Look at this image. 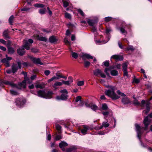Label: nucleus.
I'll list each match as a JSON object with an SVG mask.
<instances>
[{
  "label": "nucleus",
  "instance_id": "obj_20",
  "mask_svg": "<svg viewBox=\"0 0 152 152\" xmlns=\"http://www.w3.org/2000/svg\"><path fill=\"white\" fill-rule=\"evenodd\" d=\"M76 149V148L75 146H72L70 148L66 149V152H71L72 151H75Z\"/></svg>",
  "mask_w": 152,
  "mask_h": 152
},
{
  "label": "nucleus",
  "instance_id": "obj_14",
  "mask_svg": "<svg viewBox=\"0 0 152 152\" xmlns=\"http://www.w3.org/2000/svg\"><path fill=\"white\" fill-rule=\"evenodd\" d=\"M68 144L67 143L64 141H62L61 142L59 143V147L63 151H64L65 150L64 147L66 146Z\"/></svg>",
  "mask_w": 152,
  "mask_h": 152
},
{
  "label": "nucleus",
  "instance_id": "obj_42",
  "mask_svg": "<svg viewBox=\"0 0 152 152\" xmlns=\"http://www.w3.org/2000/svg\"><path fill=\"white\" fill-rule=\"evenodd\" d=\"M65 17L66 18L69 19H71V15L69 13L66 12L65 14Z\"/></svg>",
  "mask_w": 152,
  "mask_h": 152
},
{
  "label": "nucleus",
  "instance_id": "obj_3",
  "mask_svg": "<svg viewBox=\"0 0 152 152\" xmlns=\"http://www.w3.org/2000/svg\"><path fill=\"white\" fill-rule=\"evenodd\" d=\"M149 116L150 118H152V113H150L148 116L145 117L143 121V124H144L145 127L144 128L145 130L147 129L148 126L150 125L151 123V120L149 119L148 117Z\"/></svg>",
  "mask_w": 152,
  "mask_h": 152
},
{
  "label": "nucleus",
  "instance_id": "obj_56",
  "mask_svg": "<svg viewBox=\"0 0 152 152\" xmlns=\"http://www.w3.org/2000/svg\"><path fill=\"white\" fill-rule=\"evenodd\" d=\"M117 93L119 95H125L124 93L121 92L119 90L117 91Z\"/></svg>",
  "mask_w": 152,
  "mask_h": 152
},
{
  "label": "nucleus",
  "instance_id": "obj_41",
  "mask_svg": "<svg viewBox=\"0 0 152 152\" xmlns=\"http://www.w3.org/2000/svg\"><path fill=\"white\" fill-rule=\"evenodd\" d=\"M120 30L121 33L123 34H126V31L125 30L124 28L123 27H121L120 28Z\"/></svg>",
  "mask_w": 152,
  "mask_h": 152
},
{
  "label": "nucleus",
  "instance_id": "obj_63",
  "mask_svg": "<svg viewBox=\"0 0 152 152\" xmlns=\"http://www.w3.org/2000/svg\"><path fill=\"white\" fill-rule=\"evenodd\" d=\"M102 114L104 115H108L109 114V112L107 111L106 112H103L102 113Z\"/></svg>",
  "mask_w": 152,
  "mask_h": 152
},
{
  "label": "nucleus",
  "instance_id": "obj_4",
  "mask_svg": "<svg viewBox=\"0 0 152 152\" xmlns=\"http://www.w3.org/2000/svg\"><path fill=\"white\" fill-rule=\"evenodd\" d=\"M26 99L23 98L17 99L15 102L17 106L20 107H23L26 103Z\"/></svg>",
  "mask_w": 152,
  "mask_h": 152
},
{
  "label": "nucleus",
  "instance_id": "obj_37",
  "mask_svg": "<svg viewBox=\"0 0 152 152\" xmlns=\"http://www.w3.org/2000/svg\"><path fill=\"white\" fill-rule=\"evenodd\" d=\"M56 128L57 130L58 131L59 133L60 132L61 128V126L59 124H57L56 126Z\"/></svg>",
  "mask_w": 152,
  "mask_h": 152
},
{
  "label": "nucleus",
  "instance_id": "obj_61",
  "mask_svg": "<svg viewBox=\"0 0 152 152\" xmlns=\"http://www.w3.org/2000/svg\"><path fill=\"white\" fill-rule=\"evenodd\" d=\"M0 49L4 51H5L6 50V49L5 47L1 46H0Z\"/></svg>",
  "mask_w": 152,
  "mask_h": 152
},
{
  "label": "nucleus",
  "instance_id": "obj_26",
  "mask_svg": "<svg viewBox=\"0 0 152 152\" xmlns=\"http://www.w3.org/2000/svg\"><path fill=\"white\" fill-rule=\"evenodd\" d=\"M62 83L59 82H55L53 85V87L54 88H56L57 86H61L62 85Z\"/></svg>",
  "mask_w": 152,
  "mask_h": 152
},
{
  "label": "nucleus",
  "instance_id": "obj_57",
  "mask_svg": "<svg viewBox=\"0 0 152 152\" xmlns=\"http://www.w3.org/2000/svg\"><path fill=\"white\" fill-rule=\"evenodd\" d=\"M29 8H27V7H25L24 8L21 10V11H26L28 10H29Z\"/></svg>",
  "mask_w": 152,
  "mask_h": 152
},
{
  "label": "nucleus",
  "instance_id": "obj_59",
  "mask_svg": "<svg viewBox=\"0 0 152 152\" xmlns=\"http://www.w3.org/2000/svg\"><path fill=\"white\" fill-rule=\"evenodd\" d=\"M134 104L135 105H138L140 104L139 103L137 100L135 99L133 102Z\"/></svg>",
  "mask_w": 152,
  "mask_h": 152
},
{
  "label": "nucleus",
  "instance_id": "obj_23",
  "mask_svg": "<svg viewBox=\"0 0 152 152\" xmlns=\"http://www.w3.org/2000/svg\"><path fill=\"white\" fill-rule=\"evenodd\" d=\"M3 36L6 39H10V37L8 35V30H6L4 31L3 33Z\"/></svg>",
  "mask_w": 152,
  "mask_h": 152
},
{
  "label": "nucleus",
  "instance_id": "obj_2",
  "mask_svg": "<svg viewBox=\"0 0 152 152\" xmlns=\"http://www.w3.org/2000/svg\"><path fill=\"white\" fill-rule=\"evenodd\" d=\"M150 103L149 101L142 100L140 106L141 107H145V105L146 107V109L144 110L143 112V114H145L147 115L150 111Z\"/></svg>",
  "mask_w": 152,
  "mask_h": 152
},
{
  "label": "nucleus",
  "instance_id": "obj_35",
  "mask_svg": "<svg viewBox=\"0 0 152 152\" xmlns=\"http://www.w3.org/2000/svg\"><path fill=\"white\" fill-rule=\"evenodd\" d=\"M34 6L37 7L43 8L44 7V5L41 4H35Z\"/></svg>",
  "mask_w": 152,
  "mask_h": 152
},
{
  "label": "nucleus",
  "instance_id": "obj_43",
  "mask_svg": "<svg viewBox=\"0 0 152 152\" xmlns=\"http://www.w3.org/2000/svg\"><path fill=\"white\" fill-rule=\"evenodd\" d=\"M112 19V18L110 17H106L104 18V20L106 22H108L110 21Z\"/></svg>",
  "mask_w": 152,
  "mask_h": 152
},
{
  "label": "nucleus",
  "instance_id": "obj_50",
  "mask_svg": "<svg viewBox=\"0 0 152 152\" xmlns=\"http://www.w3.org/2000/svg\"><path fill=\"white\" fill-rule=\"evenodd\" d=\"M77 11L82 16H84L85 14L80 9H78L77 10Z\"/></svg>",
  "mask_w": 152,
  "mask_h": 152
},
{
  "label": "nucleus",
  "instance_id": "obj_25",
  "mask_svg": "<svg viewBox=\"0 0 152 152\" xmlns=\"http://www.w3.org/2000/svg\"><path fill=\"white\" fill-rule=\"evenodd\" d=\"M59 79L60 78L58 77H57V76H53L51 78L48 80V83H50L51 81H53L54 80H59Z\"/></svg>",
  "mask_w": 152,
  "mask_h": 152
},
{
  "label": "nucleus",
  "instance_id": "obj_28",
  "mask_svg": "<svg viewBox=\"0 0 152 152\" xmlns=\"http://www.w3.org/2000/svg\"><path fill=\"white\" fill-rule=\"evenodd\" d=\"M111 98L113 100H115L117 99L120 97L118 96H107Z\"/></svg>",
  "mask_w": 152,
  "mask_h": 152
},
{
  "label": "nucleus",
  "instance_id": "obj_49",
  "mask_svg": "<svg viewBox=\"0 0 152 152\" xmlns=\"http://www.w3.org/2000/svg\"><path fill=\"white\" fill-rule=\"evenodd\" d=\"M11 94L13 95H16L18 94L17 92L16 91H15L14 90H11L10 91Z\"/></svg>",
  "mask_w": 152,
  "mask_h": 152
},
{
  "label": "nucleus",
  "instance_id": "obj_33",
  "mask_svg": "<svg viewBox=\"0 0 152 152\" xmlns=\"http://www.w3.org/2000/svg\"><path fill=\"white\" fill-rule=\"evenodd\" d=\"M102 108L103 110H106L108 108V107L107 104L104 103L102 104Z\"/></svg>",
  "mask_w": 152,
  "mask_h": 152
},
{
  "label": "nucleus",
  "instance_id": "obj_27",
  "mask_svg": "<svg viewBox=\"0 0 152 152\" xmlns=\"http://www.w3.org/2000/svg\"><path fill=\"white\" fill-rule=\"evenodd\" d=\"M134 49L132 46H129L127 48H125L124 50L125 51L131 50L132 51L134 50Z\"/></svg>",
  "mask_w": 152,
  "mask_h": 152
},
{
  "label": "nucleus",
  "instance_id": "obj_13",
  "mask_svg": "<svg viewBox=\"0 0 152 152\" xmlns=\"http://www.w3.org/2000/svg\"><path fill=\"white\" fill-rule=\"evenodd\" d=\"M0 83L2 84H4L7 85H10L12 87L15 86V84L12 82H10L6 80H0Z\"/></svg>",
  "mask_w": 152,
  "mask_h": 152
},
{
  "label": "nucleus",
  "instance_id": "obj_22",
  "mask_svg": "<svg viewBox=\"0 0 152 152\" xmlns=\"http://www.w3.org/2000/svg\"><path fill=\"white\" fill-rule=\"evenodd\" d=\"M61 81L62 82L63 84H64V85H69L70 83H72L73 81V80H72L71 79V80H69L66 81H64L63 80H61Z\"/></svg>",
  "mask_w": 152,
  "mask_h": 152
},
{
  "label": "nucleus",
  "instance_id": "obj_64",
  "mask_svg": "<svg viewBox=\"0 0 152 152\" xmlns=\"http://www.w3.org/2000/svg\"><path fill=\"white\" fill-rule=\"evenodd\" d=\"M118 45L120 48L121 49L123 48V46L119 41L118 42Z\"/></svg>",
  "mask_w": 152,
  "mask_h": 152
},
{
  "label": "nucleus",
  "instance_id": "obj_8",
  "mask_svg": "<svg viewBox=\"0 0 152 152\" xmlns=\"http://www.w3.org/2000/svg\"><path fill=\"white\" fill-rule=\"evenodd\" d=\"M106 86L107 87H109L110 89L105 91V93L106 95H115L114 91L115 88L114 87L109 86Z\"/></svg>",
  "mask_w": 152,
  "mask_h": 152
},
{
  "label": "nucleus",
  "instance_id": "obj_30",
  "mask_svg": "<svg viewBox=\"0 0 152 152\" xmlns=\"http://www.w3.org/2000/svg\"><path fill=\"white\" fill-rule=\"evenodd\" d=\"M77 85L79 86H83L84 84V81H79L77 83Z\"/></svg>",
  "mask_w": 152,
  "mask_h": 152
},
{
  "label": "nucleus",
  "instance_id": "obj_58",
  "mask_svg": "<svg viewBox=\"0 0 152 152\" xmlns=\"http://www.w3.org/2000/svg\"><path fill=\"white\" fill-rule=\"evenodd\" d=\"M111 31L110 28H107L106 30V33L107 34H108Z\"/></svg>",
  "mask_w": 152,
  "mask_h": 152
},
{
  "label": "nucleus",
  "instance_id": "obj_55",
  "mask_svg": "<svg viewBox=\"0 0 152 152\" xmlns=\"http://www.w3.org/2000/svg\"><path fill=\"white\" fill-rule=\"evenodd\" d=\"M0 42L5 45L6 44V41L2 39H0Z\"/></svg>",
  "mask_w": 152,
  "mask_h": 152
},
{
  "label": "nucleus",
  "instance_id": "obj_1",
  "mask_svg": "<svg viewBox=\"0 0 152 152\" xmlns=\"http://www.w3.org/2000/svg\"><path fill=\"white\" fill-rule=\"evenodd\" d=\"M23 42L24 44L23 45L22 48H19L17 50L18 54L21 56L23 55L25 53L24 49L27 50H29L30 49L31 45L30 44H32L33 42V40L31 39H29L28 40L24 39Z\"/></svg>",
  "mask_w": 152,
  "mask_h": 152
},
{
  "label": "nucleus",
  "instance_id": "obj_62",
  "mask_svg": "<svg viewBox=\"0 0 152 152\" xmlns=\"http://www.w3.org/2000/svg\"><path fill=\"white\" fill-rule=\"evenodd\" d=\"M50 73V72L49 70H46L45 71V74L46 75H48Z\"/></svg>",
  "mask_w": 152,
  "mask_h": 152
},
{
  "label": "nucleus",
  "instance_id": "obj_11",
  "mask_svg": "<svg viewBox=\"0 0 152 152\" xmlns=\"http://www.w3.org/2000/svg\"><path fill=\"white\" fill-rule=\"evenodd\" d=\"M31 61L35 64H39L40 65H43V63H42L40 60L39 58H36L34 57H31Z\"/></svg>",
  "mask_w": 152,
  "mask_h": 152
},
{
  "label": "nucleus",
  "instance_id": "obj_40",
  "mask_svg": "<svg viewBox=\"0 0 152 152\" xmlns=\"http://www.w3.org/2000/svg\"><path fill=\"white\" fill-rule=\"evenodd\" d=\"M69 4V2L68 1H64L63 2V6L64 7H67Z\"/></svg>",
  "mask_w": 152,
  "mask_h": 152
},
{
  "label": "nucleus",
  "instance_id": "obj_12",
  "mask_svg": "<svg viewBox=\"0 0 152 152\" xmlns=\"http://www.w3.org/2000/svg\"><path fill=\"white\" fill-rule=\"evenodd\" d=\"M135 126L136 127V130L137 132V136L140 138L141 135V128L140 126L137 124H135Z\"/></svg>",
  "mask_w": 152,
  "mask_h": 152
},
{
  "label": "nucleus",
  "instance_id": "obj_44",
  "mask_svg": "<svg viewBox=\"0 0 152 152\" xmlns=\"http://www.w3.org/2000/svg\"><path fill=\"white\" fill-rule=\"evenodd\" d=\"M14 18V16L12 15H11L9 18V22L11 24H12V20Z\"/></svg>",
  "mask_w": 152,
  "mask_h": 152
},
{
  "label": "nucleus",
  "instance_id": "obj_38",
  "mask_svg": "<svg viewBox=\"0 0 152 152\" xmlns=\"http://www.w3.org/2000/svg\"><path fill=\"white\" fill-rule=\"evenodd\" d=\"M72 57L75 58H77L78 56L77 54L75 52H72Z\"/></svg>",
  "mask_w": 152,
  "mask_h": 152
},
{
  "label": "nucleus",
  "instance_id": "obj_60",
  "mask_svg": "<svg viewBox=\"0 0 152 152\" xmlns=\"http://www.w3.org/2000/svg\"><path fill=\"white\" fill-rule=\"evenodd\" d=\"M109 63L107 61H105L104 62V64L105 66H108L109 65Z\"/></svg>",
  "mask_w": 152,
  "mask_h": 152
},
{
  "label": "nucleus",
  "instance_id": "obj_39",
  "mask_svg": "<svg viewBox=\"0 0 152 152\" xmlns=\"http://www.w3.org/2000/svg\"><path fill=\"white\" fill-rule=\"evenodd\" d=\"M40 97L45 99H50L52 98V96H39Z\"/></svg>",
  "mask_w": 152,
  "mask_h": 152
},
{
  "label": "nucleus",
  "instance_id": "obj_18",
  "mask_svg": "<svg viewBox=\"0 0 152 152\" xmlns=\"http://www.w3.org/2000/svg\"><path fill=\"white\" fill-rule=\"evenodd\" d=\"M49 42L51 43L55 42H57V40L54 36L50 37L49 38Z\"/></svg>",
  "mask_w": 152,
  "mask_h": 152
},
{
  "label": "nucleus",
  "instance_id": "obj_29",
  "mask_svg": "<svg viewBox=\"0 0 152 152\" xmlns=\"http://www.w3.org/2000/svg\"><path fill=\"white\" fill-rule=\"evenodd\" d=\"M46 9L45 8L40 9L39 10V12L42 15L44 14L45 13Z\"/></svg>",
  "mask_w": 152,
  "mask_h": 152
},
{
  "label": "nucleus",
  "instance_id": "obj_36",
  "mask_svg": "<svg viewBox=\"0 0 152 152\" xmlns=\"http://www.w3.org/2000/svg\"><path fill=\"white\" fill-rule=\"evenodd\" d=\"M60 92L63 95H64V94H66L68 93V92L66 89H64L60 91Z\"/></svg>",
  "mask_w": 152,
  "mask_h": 152
},
{
  "label": "nucleus",
  "instance_id": "obj_21",
  "mask_svg": "<svg viewBox=\"0 0 152 152\" xmlns=\"http://www.w3.org/2000/svg\"><path fill=\"white\" fill-rule=\"evenodd\" d=\"M83 128V129L81 130V132L84 134H85L87 131L88 130L89 127L88 126L84 125Z\"/></svg>",
  "mask_w": 152,
  "mask_h": 152
},
{
  "label": "nucleus",
  "instance_id": "obj_54",
  "mask_svg": "<svg viewBox=\"0 0 152 152\" xmlns=\"http://www.w3.org/2000/svg\"><path fill=\"white\" fill-rule=\"evenodd\" d=\"M133 81L134 83H139L140 81L139 79H138L134 78V79Z\"/></svg>",
  "mask_w": 152,
  "mask_h": 152
},
{
  "label": "nucleus",
  "instance_id": "obj_53",
  "mask_svg": "<svg viewBox=\"0 0 152 152\" xmlns=\"http://www.w3.org/2000/svg\"><path fill=\"white\" fill-rule=\"evenodd\" d=\"M64 42L66 44H70V42L68 41V39L66 38L64 39Z\"/></svg>",
  "mask_w": 152,
  "mask_h": 152
},
{
  "label": "nucleus",
  "instance_id": "obj_5",
  "mask_svg": "<svg viewBox=\"0 0 152 152\" xmlns=\"http://www.w3.org/2000/svg\"><path fill=\"white\" fill-rule=\"evenodd\" d=\"M94 75L98 77H101L103 78L106 77L105 75L100 69H96L94 71Z\"/></svg>",
  "mask_w": 152,
  "mask_h": 152
},
{
  "label": "nucleus",
  "instance_id": "obj_31",
  "mask_svg": "<svg viewBox=\"0 0 152 152\" xmlns=\"http://www.w3.org/2000/svg\"><path fill=\"white\" fill-rule=\"evenodd\" d=\"M8 51L9 53L10 54H12L15 52V50L13 48L11 47H9L8 48Z\"/></svg>",
  "mask_w": 152,
  "mask_h": 152
},
{
  "label": "nucleus",
  "instance_id": "obj_51",
  "mask_svg": "<svg viewBox=\"0 0 152 152\" xmlns=\"http://www.w3.org/2000/svg\"><path fill=\"white\" fill-rule=\"evenodd\" d=\"M23 73L24 75V80H26V81H27V80H28V79L27 78V73L26 72H23Z\"/></svg>",
  "mask_w": 152,
  "mask_h": 152
},
{
  "label": "nucleus",
  "instance_id": "obj_24",
  "mask_svg": "<svg viewBox=\"0 0 152 152\" xmlns=\"http://www.w3.org/2000/svg\"><path fill=\"white\" fill-rule=\"evenodd\" d=\"M122 102L124 104H126L129 103V101L128 98L125 97L123 98Z\"/></svg>",
  "mask_w": 152,
  "mask_h": 152
},
{
  "label": "nucleus",
  "instance_id": "obj_16",
  "mask_svg": "<svg viewBox=\"0 0 152 152\" xmlns=\"http://www.w3.org/2000/svg\"><path fill=\"white\" fill-rule=\"evenodd\" d=\"M26 81L24 80L22 82L18 84V88L20 89L25 88L26 86Z\"/></svg>",
  "mask_w": 152,
  "mask_h": 152
},
{
  "label": "nucleus",
  "instance_id": "obj_17",
  "mask_svg": "<svg viewBox=\"0 0 152 152\" xmlns=\"http://www.w3.org/2000/svg\"><path fill=\"white\" fill-rule=\"evenodd\" d=\"M67 96H57L56 99L58 100H65L67 99Z\"/></svg>",
  "mask_w": 152,
  "mask_h": 152
},
{
  "label": "nucleus",
  "instance_id": "obj_45",
  "mask_svg": "<svg viewBox=\"0 0 152 152\" xmlns=\"http://www.w3.org/2000/svg\"><path fill=\"white\" fill-rule=\"evenodd\" d=\"M87 22L89 25L91 26H94V23L92 20H88Z\"/></svg>",
  "mask_w": 152,
  "mask_h": 152
},
{
  "label": "nucleus",
  "instance_id": "obj_19",
  "mask_svg": "<svg viewBox=\"0 0 152 152\" xmlns=\"http://www.w3.org/2000/svg\"><path fill=\"white\" fill-rule=\"evenodd\" d=\"M37 38L38 40L42 41L45 42L47 40V39L46 37L39 36V35H37Z\"/></svg>",
  "mask_w": 152,
  "mask_h": 152
},
{
  "label": "nucleus",
  "instance_id": "obj_52",
  "mask_svg": "<svg viewBox=\"0 0 152 152\" xmlns=\"http://www.w3.org/2000/svg\"><path fill=\"white\" fill-rule=\"evenodd\" d=\"M81 99V97L80 96H78L76 98V99L75 102H77L79 101H80Z\"/></svg>",
  "mask_w": 152,
  "mask_h": 152
},
{
  "label": "nucleus",
  "instance_id": "obj_32",
  "mask_svg": "<svg viewBox=\"0 0 152 152\" xmlns=\"http://www.w3.org/2000/svg\"><path fill=\"white\" fill-rule=\"evenodd\" d=\"M127 63H125L123 64V71L127 70V68L128 66Z\"/></svg>",
  "mask_w": 152,
  "mask_h": 152
},
{
  "label": "nucleus",
  "instance_id": "obj_46",
  "mask_svg": "<svg viewBox=\"0 0 152 152\" xmlns=\"http://www.w3.org/2000/svg\"><path fill=\"white\" fill-rule=\"evenodd\" d=\"M102 125L103 127L106 128L109 126V124L107 122H103Z\"/></svg>",
  "mask_w": 152,
  "mask_h": 152
},
{
  "label": "nucleus",
  "instance_id": "obj_10",
  "mask_svg": "<svg viewBox=\"0 0 152 152\" xmlns=\"http://www.w3.org/2000/svg\"><path fill=\"white\" fill-rule=\"evenodd\" d=\"M80 56L81 57L83 60H85L86 58L88 59H92L93 58V57L92 56L86 53H81L80 54Z\"/></svg>",
  "mask_w": 152,
  "mask_h": 152
},
{
  "label": "nucleus",
  "instance_id": "obj_48",
  "mask_svg": "<svg viewBox=\"0 0 152 152\" xmlns=\"http://www.w3.org/2000/svg\"><path fill=\"white\" fill-rule=\"evenodd\" d=\"M90 64V63L88 61H86L84 62L85 66L86 67H88Z\"/></svg>",
  "mask_w": 152,
  "mask_h": 152
},
{
  "label": "nucleus",
  "instance_id": "obj_7",
  "mask_svg": "<svg viewBox=\"0 0 152 152\" xmlns=\"http://www.w3.org/2000/svg\"><path fill=\"white\" fill-rule=\"evenodd\" d=\"M110 71V73L111 75L113 76H117L118 75V72L115 70H112L110 71V69L109 68H106L104 71V72L106 73L107 75L109 76L110 74L108 72H109Z\"/></svg>",
  "mask_w": 152,
  "mask_h": 152
},
{
  "label": "nucleus",
  "instance_id": "obj_34",
  "mask_svg": "<svg viewBox=\"0 0 152 152\" xmlns=\"http://www.w3.org/2000/svg\"><path fill=\"white\" fill-rule=\"evenodd\" d=\"M89 106H90L91 109L94 111L98 109V107L95 105H93L91 106L89 105Z\"/></svg>",
  "mask_w": 152,
  "mask_h": 152
},
{
  "label": "nucleus",
  "instance_id": "obj_15",
  "mask_svg": "<svg viewBox=\"0 0 152 152\" xmlns=\"http://www.w3.org/2000/svg\"><path fill=\"white\" fill-rule=\"evenodd\" d=\"M111 58L115 59L116 61H122L123 59V56L119 55H113L112 56Z\"/></svg>",
  "mask_w": 152,
  "mask_h": 152
},
{
  "label": "nucleus",
  "instance_id": "obj_9",
  "mask_svg": "<svg viewBox=\"0 0 152 152\" xmlns=\"http://www.w3.org/2000/svg\"><path fill=\"white\" fill-rule=\"evenodd\" d=\"M6 58H4L1 60V62L5 63L6 67H8L10 66L9 61L12 59V58L8 57L7 55H6Z\"/></svg>",
  "mask_w": 152,
  "mask_h": 152
},
{
  "label": "nucleus",
  "instance_id": "obj_47",
  "mask_svg": "<svg viewBox=\"0 0 152 152\" xmlns=\"http://www.w3.org/2000/svg\"><path fill=\"white\" fill-rule=\"evenodd\" d=\"M62 137L60 135H57L55 137V139L57 141L62 139Z\"/></svg>",
  "mask_w": 152,
  "mask_h": 152
},
{
  "label": "nucleus",
  "instance_id": "obj_6",
  "mask_svg": "<svg viewBox=\"0 0 152 152\" xmlns=\"http://www.w3.org/2000/svg\"><path fill=\"white\" fill-rule=\"evenodd\" d=\"M21 67V63L20 62H18L17 64H13L12 66V72L15 73L17 72L18 69H20Z\"/></svg>",
  "mask_w": 152,
  "mask_h": 152
}]
</instances>
